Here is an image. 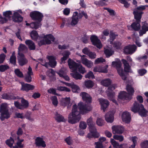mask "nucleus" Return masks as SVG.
<instances>
[{
    "mask_svg": "<svg viewBox=\"0 0 148 148\" xmlns=\"http://www.w3.org/2000/svg\"><path fill=\"white\" fill-rule=\"evenodd\" d=\"M78 106L80 112L77 110V105L75 104L73 107L72 114L69 115L68 120H80L81 119L80 113L84 114L88 113L92 109L90 105L84 103L82 102L79 103Z\"/></svg>",
    "mask_w": 148,
    "mask_h": 148,
    "instance_id": "nucleus-1",
    "label": "nucleus"
},
{
    "mask_svg": "<svg viewBox=\"0 0 148 148\" xmlns=\"http://www.w3.org/2000/svg\"><path fill=\"white\" fill-rule=\"evenodd\" d=\"M141 22L135 21L131 25V27L134 31H139V36H142L143 34L146 33L148 31V23L146 21L142 22V25L141 27L140 24Z\"/></svg>",
    "mask_w": 148,
    "mask_h": 148,
    "instance_id": "nucleus-2",
    "label": "nucleus"
},
{
    "mask_svg": "<svg viewBox=\"0 0 148 148\" xmlns=\"http://www.w3.org/2000/svg\"><path fill=\"white\" fill-rule=\"evenodd\" d=\"M30 16L33 20L37 21L31 23V26L34 27L37 26L39 28L41 25V21L44 16L39 11H35L31 12Z\"/></svg>",
    "mask_w": 148,
    "mask_h": 148,
    "instance_id": "nucleus-3",
    "label": "nucleus"
},
{
    "mask_svg": "<svg viewBox=\"0 0 148 148\" xmlns=\"http://www.w3.org/2000/svg\"><path fill=\"white\" fill-rule=\"evenodd\" d=\"M132 111L134 113L138 112L140 115L144 116L146 115L147 112L144 108L143 105L136 101L134 102L133 106L132 108Z\"/></svg>",
    "mask_w": 148,
    "mask_h": 148,
    "instance_id": "nucleus-4",
    "label": "nucleus"
},
{
    "mask_svg": "<svg viewBox=\"0 0 148 148\" xmlns=\"http://www.w3.org/2000/svg\"><path fill=\"white\" fill-rule=\"evenodd\" d=\"M87 124L89 126L90 133L88 134L87 137L89 138L99 137V134L97 132L95 126V124L93 123L92 121H88Z\"/></svg>",
    "mask_w": 148,
    "mask_h": 148,
    "instance_id": "nucleus-5",
    "label": "nucleus"
},
{
    "mask_svg": "<svg viewBox=\"0 0 148 148\" xmlns=\"http://www.w3.org/2000/svg\"><path fill=\"white\" fill-rule=\"evenodd\" d=\"M122 64L120 61H113L112 62V66L116 68L117 73L122 79L124 80H126V77L125 76L123 68L121 67Z\"/></svg>",
    "mask_w": 148,
    "mask_h": 148,
    "instance_id": "nucleus-6",
    "label": "nucleus"
},
{
    "mask_svg": "<svg viewBox=\"0 0 148 148\" xmlns=\"http://www.w3.org/2000/svg\"><path fill=\"white\" fill-rule=\"evenodd\" d=\"M43 37L45 39H42L38 42L39 47L44 45L51 44V40L53 42L55 40L54 36L51 34L44 35Z\"/></svg>",
    "mask_w": 148,
    "mask_h": 148,
    "instance_id": "nucleus-7",
    "label": "nucleus"
},
{
    "mask_svg": "<svg viewBox=\"0 0 148 148\" xmlns=\"http://www.w3.org/2000/svg\"><path fill=\"white\" fill-rule=\"evenodd\" d=\"M0 112L1 116L0 117L1 120L8 119L10 117V114L7 106L4 104H2L0 108Z\"/></svg>",
    "mask_w": 148,
    "mask_h": 148,
    "instance_id": "nucleus-8",
    "label": "nucleus"
},
{
    "mask_svg": "<svg viewBox=\"0 0 148 148\" xmlns=\"http://www.w3.org/2000/svg\"><path fill=\"white\" fill-rule=\"evenodd\" d=\"M14 105L18 109L24 110L27 109L29 107V103L28 101L22 98L21 100V103L18 101H14Z\"/></svg>",
    "mask_w": 148,
    "mask_h": 148,
    "instance_id": "nucleus-9",
    "label": "nucleus"
},
{
    "mask_svg": "<svg viewBox=\"0 0 148 148\" xmlns=\"http://www.w3.org/2000/svg\"><path fill=\"white\" fill-rule=\"evenodd\" d=\"M18 54L19 56H17V61L19 65L21 66H23L27 64L28 61L25 57L24 55L19 52H18Z\"/></svg>",
    "mask_w": 148,
    "mask_h": 148,
    "instance_id": "nucleus-10",
    "label": "nucleus"
},
{
    "mask_svg": "<svg viewBox=\"0 0 148 148\" xmlns=\"http://www.w3.org/2000/svg\"><path fill=\"white\" fill-rule=\"evenodd\" d=\"M136 48L135 45H129L125 47L123 51L125 54H132L135 52Z\"/></svg>",
    "mask_w": 148,
    "mask_h": 148,
    "instance_id": "nucleus-11",
    "label": "nucleus"
},
{
    "mask_svg": "<svg viewBox=\"0 0 148 148\" xmlns=\"http://www.w3.org/2000/svg\"><path fill=\"white\" fill-rule=\"evenodd\" d=\"M90 39L92 45L99 49L101 48L102 47V45L101 41L99 39L97 36L92 35L90 37Z\"/></svg>",
    "mask_w": 148,
    "mask_h": 148,
    "instance_id": "nucleus-12",
    "label": "nucleus"
},
{
    "mask_svg": "<svg viewBox=\"0 0 148 148\" xmlns=\"http://www.w3.org/2000/svg\"><path fill=\"white\" fill-rule=\"evenodd\" d=\"M21 90L28 92L29 91L32 90L34 89L35 87L34 85L28 83H25L23 82L21 83Z\"/></svg>",
    "mask_w": 148,
    "mask_h": 148,
    "instance_id": "nucleus-13",
    "label": "nucleus"
},
{
    "mask_svg": "<svg viewBox=\"0 0 148 148\" xmlns=\"http://www.w3.org/2000/svg\"><path fill=\"white\" fill-rule=\"evenodd\" d=\"M121 61L124 65V72L125 73V76L127 78V73H130L131 72V66L130 65L127 61L124 59L121 60Z\"/></svg>",
    "mask_w": 148,
    "mask_h": 148,
    "instance_id": "nucleus-14",
    "label": "nucleus"
},
{
    "mask_svg": "<svg viewBox=\"0 0 148 148\" xmlns=\"http://www.w3.org/2000/svg\"><path fill=\"white\" fill-rule=\"evenodd\" d=\"M68 62L69 67L72 70V72L77 71V69L79 64L76 63L71 58L69 59Z\"/></svg>",
    "mask_w": 148,
    "mask_h": 148,
    "instance_id": "nucleus-15",
    "label": "nucleus"
},
{
    "mask_svg": "<svg viewBox=\"0 0 148 148\" xmlns=\"http://www.w3.org/2000/svg\"><path fill=\"white\" fill-rule=\"evenodd\" d=\"M118 97L121 99L128 100H130L132 99L131 96L125 91H121L119 92Z\"/></svg>",
    "mask_w": 148,
    "mask_h": 148,
    "instance_id": "nucleus-16",
    "label": "nucleus"
},
{
    "mask_svg": "<svg viewBox=\"0 0 148 148\" xmlns=\"http://www.w3.org/2000/svg\"><path fill=\"white\" fill-rule=\"evenodd\" d=\"M112 129L113 134H122L124 130V127L121 126H113Z\"/></svg>",
    "mask_w": 148,
    "mask_h": 148,
    "instance_id": "nucleus-17",
    "label": "nucleus"
},
{
    "mask_svg": "<svg viewBox=\"0 0 148 148\" xmlns=\"http://www.w3.org/2000/svg\"><path fill=\"white\" fill-rule=\"evenodd\" d=\"M114 89L115 88L112 86H110L108 88L106 92L108 98L110 100L112 98H114L115 93L113 91Z\"/></svg>",
    "mask_w": 148,
    "mask_h": 148,
    "instance_id": "nucleus-18",
    "label": "nucleus"
},
{
    "mask_svg": "<svg viewBox=\"0 0 148 148\" xmlns=\"http://www.w3.org/2000/svg\"><path fill=\"white\" fill-rule=\"evenodd\" d=\"M23 17L17 12H15L12 16V21L15 23H19L23 20Z\"/></svg>",
    "mask_w": 148,
    "mask_h": 148,
    "instance_id": "nucleus-19",
    "label": "nucleus"
},
{
    "mask_svg": "<svg viewBox=\"0 0 148 148\" xmlns=\"http://www.w3.org/2000/svg\"><path fill=\"white\" fill-rule=\"evenodd\" d=\"M83 100L87 103H90L92 101V98L90 96L85 92H82L80 94Z\"/></svg>",
    "mask_w": 148,
    "mask_h": 148,
    "instance_id": "nucleus-20",
    "label": "nucleus"
},
{
    "mask_svg": "<svg viewBox=\"0 0 148 148\" xmlns=\"http://www.w3.org/2000/svg\"><path fill=\"white\" fill-rule=\"evenodd\" d=\"M99 101L101 106V108L104 112H105L106 108L109 104V101L104 99H100Z\"/></svg>",
    "mask_w": 148,
    "mask_h": 148,
    "instance_id": "nucleus-21",
    "label": "nucleus"
},
{
    "mask_svg": "<svg viewBox=\"0 0 148 148\" xmlns=\"http://www.w3.org/2000/svg\"><path fill=\"white\" fill-rule=\"evenodd\" d=\"M85 56V55H83L81 59L82 63L88 68H90L93 65V63L91 61L89 60L86 58H85L84 57Z\"/></svg>",
    "mask_w": 148,
    "mask_h": 148,
    "instance_id": "nucleus-22",
    "label": "nucleus"
},
{
    "mask_svg": "<svg viewBox=\"0 0 148 148\" xmlns=\"http://www.w3.org/2000/svg\"><path fill=\"white\" fill-rule=\"evenodd\" d=\"M47 58L49 60V65L52 68H54L57 64L56 57L52 56H48L47 57Z\"/></svg>",
    "mask_w": 148,
    "mask_h": 148,
    "instance_id": "nucleus-23",
    "label": "nucleus"
},
{
    "mask_svg": "<svg viewBox=\"0 0 148 148\" xmlns=\"http://www.w3.org/2000/svg\"><path fill=\"white\" fill-rule=\"evenodd\" d=\"M108 67V65H107L106 67H102L100 66H97L94 68L93 71L95 72L106 73L107 72V69Z\"/></svg>",
    "mask_w": 148,
    "mask_h": 148,
    "instance_id": "nucleus-24",
    "label": "nucleus"
},
{
    "mask_svg": "<svg viewBox=\"0 0 148 148\" xmlns=\"http://www.w3.org/2000/svg\"><path fill=\"white\" fill-rule=\"evenodd\" d=\"M25 44L27 46L30 50H34L36 49L35 43L30 40H26L25 42Z\"/></svg>",
    "mask_w": 148,
    "mask_h": 148,
    "instance_id": "nucleus-25",
    "label": "nucleus"
},
{
    "mask_svg": "<svg viewBox=\"0 0 148 148\" xmlns=\"http://www.w3.org/2000/svg\"><path fill=\"white\" fill-rule=\"evenodd\" d=\"M35 144L37 146H42L43 147H45L46 146L45 142L43 140L42 138L39 137H37L36 139Z\"/></svg>",
    "mask_w": 148,
    "mask_h": 148,
    "instance_id": "nucleus-26",
    "label": "nucleus"
},
{
    "mask_svg": "<svg viewBox=\"0 0 148 148\" xmlns=\"http://www.w3.org/2000/svg\"><path fill=\"white\" fill-rule=\"evenodd\" d=\"M143 13L142 12H139L137 10L134 11L133 13L134 16V19L136 21L141 22V19Z\"/></svg>",
    "mask_w": 148,
    "mask_h": 148,
    "instance_id": "nucleus-27",
    "label": "nucleus"
},
{
    "mask_svg": "<svg viewBox=\"0 0 148 148\" xmlns=\"http://www.w3.org/2000/svg\"><path fill=\"white\" fill-rule=\"evenodd\" d=\"M114 113L112 111L107 112L105 115L106 120H114Z\"/></svg>",
    "mask_w": 148,
    "mask_h": 148,
    "instance_id": "nucleus-28",
    "label": "nucleus"
},
{
    "mask_svg": "<svg viewBox=\"0 0 148 148\" xmlns=\"http://www.w3.org/2000/svg\"><path fill=\"white\" fill-rule=\"evenodd\" d=\"M73 73H71V75L72 76L75 78L76 80L79 79H82L83 76L78 73L77 71L73 72Z\"/></svg>",
    "mask_w": 148,
    "mask_h": 148,
    "instance_id": "nucleus-29",
    "label": "nucleus"
},
{
    "mask_svg": "<svg viewBox=\"0 0 148 148\" xmlns=\"http://www.w3.org/2000/svg\"><path fill=\"white\" fill-rule=\"evenodd\" d=\"M2 98L6 100H14L16 99V97L13 95L7 93L3 94L2 95Z\"/></svg>",
    "mask_w": 148,
    "mask_h": 148,
    "instance_id": "nucleus-30",
    "label": "nucleus"
},
{
    "mask_svg": "<svg viewBox=\"0 0 148 148\" xmlns=\"http://www.w3.org/2000/svg\"><path fill=\"white\" fill-rule=\"evenodd\" d=\"M84 83L85 86L88 89L92 88L94 85L93 82L90 80H85Z\"/></svg>",
    "mask_w": 148,
    "mask_h": 148,
    "instance_id": "nucleus-31",
    "label": "nucleus"
},
{
    "mask_svg": "<svg viewBox=\"0 0 148 148\" xmlns=\"http://www.w3.org/2000/svg\"><path fill=\"white\" fill-rule=\"evenodd\" d=\"M122 120H131V115L129 112H125L122 114Z\"/></svg>",
    "mask_w": 148,
    "mask_h": 148,
    "instance_id": "nucleus-32",
    "label": "nucleus"
},
{
    "mask_svg": "<svg viewBox=\"0 0 148 148\" xmlns=\"http://www.w3.org/2000/svg\"><path fill=\"white\" fill-rule=\"evenodd\" d=\"M70 52L68 51H65L62 53V55L63 56L61 59V61L62 62L66 60L69 57L70 55Z\"/></svg>",
    "mask_w": 148,
    "mask_h": 148,
    "instance_id": "nucleus-33",
    "label": "nucleus"
},
{
    "mask_svg": "<svg viewBox=\"0 0 148 148\" xmlns=\"http://www.w3.org/2000/svg\"><path fill=\"white\" fill-rule=\"evenodd\" d=\"M30 36L32 39L35 41H36L39 37L38 34L36 31H32L30 34Z\"/></svg>",
    "mask_w": 148,
    "mask_h": 148,
    "instance_id": "nucleus-34",
    "label": "nucleus"
},
{
    "mask_svg": "<svg viewBox=\"0 0 148 148\" xmlns=\"http://www.w3.org/2000/svg\"><path fill=\"white\" fill-rule=\"evenodd\" d=\"M12 12L10 10L6 11L3 12V15L9 21L12 19Z\"/></svg>",
    "mask_w": 148,
    "mask_h": 148,
    "instance_id": "nucleus-35",
    "label": "nucleus"
},
{
    "mask_svg": "<svg viewBox=\"0 0 148 148\" xmlns=\"http://www.w3.org/2000/svg\"><path fill=\"white\" fill-rule=\"evenodd\" d=\"M126 89L128 93L131 95L132 97L134 92L133 88L131 85L128 84L126 86Z\"/></svg>",
    "mask_w": 148,
    "mask_h": 148,
    "instance_id": "nucleus-36",
    "label": "nucleus"
},
{
    "mask_svg": "<svg viewBox=\"0 0 148 148\" xmlns=\"http://www.w3.org/2000/svg\"><path fill=\"white\" fill-rule=\"evenodd\" d=\"M111 82V81L109 78L103 80L101 82L102 85L105 86H108L110 85Z\"/></svg>",
    "mask_w": 148,
    "mask_h": 148,
    "instance_id": "nucleus-37",
    "label": "nucleus"
},
{
    "mask_svg": "<svg viewBox=\"0 0 148 148\" xmlns=\"http://www.w3.org/2000/svg\"><path fill=\"white\" fill-rule=\"evenodd\" d=\"M72 89V91L74 92L79 93L80 91V89L79 87L74 84H72L71 87Z\"/></svg>",
    "mask_w": 148,
    "mask_h": 148,
    "instance_id": "nucleus-38",
    "label": "nucleus"
},
{
    "mask_svg": "<svg viewBox=\"0 0 148 148\" xmlns=\"http://www.w3.org/2000/svg\"><path fill=\"white\" fill-rule=\"evenodd\" d=\"M77 71L80 74H82L86 72V71L85 68L83 67L82 65L80 64L79 65V66L77 69Z\"/></svg>",
    "mask_w": 148,
    "mask_h": 148,
    "instance_id": "nucleus-39",
    "label": "nucleus"
},
{
    "mask_svg": "<svg viewBox=\"0 0 148 148\" xmlns=\"http://www.w3.org/2000/svg\"><path fill=\"white\" fill-rule=\"evenodd\" d=\"M71 99L70 97H66L63 100V105L65 106H71L70 104Z\"/></svg>",
    "mask_w": 148,
    "mask_h": 148,
    "instance_id": "nucleus-40",
    "label": "nucleus"
},
{
    "mask_svg": "<svg viewBox=\"0 0 148 148\" xmlns=\"http://www.w3.org/2000/svg\"><path fill=\"white\" fill-rule=\"evenodd\" d=\"M9 69L10 67L8 64L0 65V71L1 72H4Z\"/></svg>",
    "mask_w": 148,
    "mask_h": 148,
    "instance_id": "nucleus-41",
    "label": "nucleus"
},
{
    "mask_svg": "<svg viewBox=\"0 0 148 148\" xmlns=\"http://www.w3.org/2000/svg\"><path fill=\"white\" fill-rule=\"evenodd\" d=\"M81 40L82 42L85 43H87L88 42V40L89 38L88 36L86 34V33L84 34L82 36Z\"/></svg>",
    "mask_w": 148,
    "mask_h": 148,
    "instance_id": "nucleus-42",
    "label": "nucleus"
},
{
    "mask_svg": "<svg viewBox=\"0 0 148 148\" xmlns=\"http://www.w3.org/2000/svg\"><path fill=\"white\" fill-rule=\"evenodd\" d=\"M14 142V141L13 139L10 137V139L7 140L5 141V143L7 145H8L10 148L12 147L13 145Z\"/></svg>",
    "mask_w": 148,
    "mask_h": 148,
    "instance_id": "nucleus-43",
    "label": "nucleus"
},
{
    "mask_svg": "<svg viewBox=\"0 0 148 148\" xmlns=\"http://www.w3.org/2000/svg\"><path fill=\"white\" fill-rule=\"evenodd\" d=\"M17 145L18 146L21 148H23L24 146L23 144L22 143L24 141V140L23 139H20L19 136H18L17 138Z\"/></svg>",
    "mask_w": 148,
    "mask_h": 148,
    "instance_id": "nucleus-44",
    "label": "nucleus"
},
{
    "mask_svg": "<svg viewBox=\"0 0 148 148\" xmlns=\"http://www.w3.org/2000/svg\"><path fill=\"white\" fill-rule=\"evenodd\" d=\"M57 89L60 91H65L66 92H69L71 91L69 88L65 86H58L57 88Z\"/></svg>",
    "mask_w": 148,
    "mask_h": 148,
    "instance_id": "nucleus-45",
    "label": "nucleus"
},
{
    "mask_svg": "<svg viewBox=\"0 0 148 148\" xmlns=\"http://www.w3.org/2000/svg\"><path fill=\"white\" fill-rule=\"evenodd\" d=\"M113 47L116 49H119L120 48L121 45V43L118 41H116L112 43Z\"/></svg>",
    "mask_w": 148,
    "mask_h": 148,
    "instance_id": "nucleus-46",
    "label": "nucleus"
},
{
    "mask_svg": "<svg viewBox=\"0 0 148 148\" xmlns=\"http://www.w3.org/2000/svg\"><path fill=\"white\" fill-rule=\"evenodd\" d=\"M18 49L20 51H27L28 50L27 47L25 45L22 44L20 45Z\"/></svg>",
    "mask_w": 148,
    "mask_h": 148,
    "instance_id": "nucleus-47",
    "label": "nucleus"
},
{
    "mask_svg": "<svg viewBox=\"0 0 148 148\" xmlns=\"http://www.w3.org/2000/svg\"><path fill=\"white\" fill-rule=\"evenodd\" d=\"M117 35L115 34L113 32H110V44H113V41L116 38V37L117 36Z\"/></svg>",
    "mask_w": 148,
    "mask_h": 148,
    "instance_id": "nucleus-48",
    "label": "nucleus"
},
{
    "mask_svg": "<svg viewBox=\"0 0 148 148\" xmlns=\"http://www.w3.org/2000/svg\"><path fill=\"white\" fill-rule=\"evenodd\" d=\"M110 142L113 145L114 148H119L120 145H119V143L115 141L113 139H110Z\"/></svg>",
    "mask_w": 148,
    "mask_h": 148,
    "instance_id": "nucleus-49",
    "label": "nucleus"
},
{
    "mask_svg": "<svg viewBox=\"0 0 148 148\" xmlns=\"http://www.w3.org/2000/svg\"><path fill=\"white\" fill-rule=\"evenodd\" d=\"M55 118L56 120H65L63 116L57 112H56Z\"/></svg>",
    "mask_w": 148,
    "mask_h": 148,
    "instance_id": "nucleus-50",
    "label": "nucleus"
},
{
    "mask_svg": "<svg viewBox=\"0 0 148 148\" xmlns=\"http://www.w3.org/2000/svg\"><path fill=\"white\" fill-rule=\"evenodd\" d=\"M14 73L18 77L21 78L23 77V75L22 72L21 71L18 69H17L15 70Z\"/></svg>",
    "mask_w": 148,
    "mask_h": 148,
    "instance_id": "nucleus-51",
    "label": "nucleus"
},
{
    "mask_svg": "<svg viewBox=\"0 0 148 148\" xmlns=\"http://www.w3.org/2000/svg\"><path fill=\"white\" fill-rule=\"evenodd\" d=\"M85 77L86 78H88L89 79H93L95 78V77L93 72L91 71L88 72V73L85 75Z\"/></svg>",
    "mask_w": 148,
    "mask_h": 148,
    "instance_id": "nucleus-52",
    "label": "nucleus"
},
{
    "mask_svg": "<svg viewBox=\"0 0 148 148\" xmlns=\"http://www.w3.org/2000/svg\"><path fill=\"white\" fill-rule=\"evenodd\" d=\"M112 51L108 49H106L104 51V53L106 55V57L109 58L112 54Z\"/></svg>",
    "mask_w": 148,
    "mask_h": 148,
    "instance_id": "nucleus-53",
    "label": "nucleus"
},
{
    "mask_svg": "<svg viewBox=\"0 0 148 148\" xmlns=\"http://www.w3.org/2000/svg\"><path fill=\"white\" fill-rule=\"evenodd\" d=\"M86 127L87 124L84 121L80 122L79 125V127L81 129H85L86 128Z\"/></svg>",
    "mask_w": 148,
    "mask_h": 148,
    "instance_id": "nucleus-54",
    "label": "nucleus"
},
{
    "mask_svg": "<svg viewBox=\"0 0 148 148\" xmlns=\"http://www.w3.org/2000/svg\"><path fill=\"white\" fill-rule=\"evenodd\" d=\"M113 138L114 139L119 140L120 142L123 141L124 139L123 136L121 135H115L113 136Z\"/></svg>",
    "mask_w": 148,
    "mask_h": 148,
    "instance_id": "nucleus-55",
    "label": "nucleus"
},
{
    "mask_svg": "<svg viewBox=\"0 0 148 148\" xmlns=\"http://www.w3.org/2000/svg\"><path fill=\"white\" fill-rule=\"evenodd\" d=\"M78 21L79 20L77 17H72L71 25L73 26H74L77 24Z\"/></svg>",
    "mask_w": 148,
    "mask_h": 148,
    "instance_id": "nucleus-56",
    "label": "nucleus"
},
{
    "mask_svg": "<svg viewBox=\"0 0 148 148\" xmlns=\"http://www.w3.org/2000/svg\"><path fill=\"white\" fill-rule=\"evenodd\" d=\"M147 72V71L145 69H142L138 71V73L139 75L142 76L145 74Z\"/></svg>",
    "mask_w": 148,
    "mask_h": 148,
    "instance_id": "nucleus-57",
    "label": "nucleus"
},
{
    "mask_svg": "<svg viewBox=\"0 0 148 148\" xmlns=\"http://www.w3.org/2000/svg\"><path fill=\"white\" fill-rule=\"evenodd\" d=\"M10 63L13 64L14 66L16 65V57H14L13 56H11L10 59Z\"/></svg>",
    "mask_w": 148,
    "mask_h": 148,
    "instance_id": "nucleus-58",
    "label": "nucleus"
},
{
    "mask_svg": "<svg viewBox=\"0 0 148 148\" xmlns=\"http://www.w3.org/2000/svg\"><path fill=\"white\" fill-rule=\"evenodd\" d=\"M0 22L1 23L3 24L6 23L9 20L5 17H3L2 16L0 15Z\"/></svg>",
    "mask_w": 148,
    "mask_h": 148,
    "instance_id": "nucleus-59",
    "label": "nucleus"
},
{
    "mask_svg": "<svg viewBox=\"0 0 148 148\" xmlns=\"http://www.w3.org/2000/svg\"><path fill=\"white\" fill-rule=\"evenodd\" d=\"M140 146L142 148H148V140H145L141 143L140 144Z\"/></svg>",
    "mask_w": 148,
    "mask_h": 148,
    "instance_id": "nucleus-60",
    "label": "nucleus"
},
{
    "mask_svg": "<svg viewBox=\"0 0 148 148\" xmlns=\"http://www.w3.org/2000/svg\"><path fill=\"white\" fill-rule=\"evenodd\" d=\"M106 61L105 59H103L102 58H97L95 62V64H98L100 63H103L105 62Z\"/></svg>",
    "mask_w": 148,
    "mask_h": 148,
    "instance_id": "nucleus-61",
    "label": "nucleus"
},
{
    "mask_svg": "<svg viewBox=\"0 0 148 148\" xmlns=\"http://www.w3.org/2000/svg\"><path fill=\"white\" fill-rule=\"evenodd\" d=\"M32 113L30 112L27 111L25 113L24 116V118H25L29 120H31V115Z\"/></svg>",
    "mask_w": 148,
    "mask_h": 148,
    "instance_id": "nucleus-62",
    "label": "nucleus"
},
{
    "mask_svg": "<svg viewBox=\"0 0 148 148\" xmlns=\"http://www.w3.org/2000/svg\"><path fill=\"white\" fill-rule=\"evenodd\" d=\"M57 73L60 77H62L63 76H64L66 74V73L62 69H61L59 71L57 72Z\"/></svg>",
    "mask_w": 148,
    "mask_h": 148,
    "instance_id": "nucleus-63",
    "label": "nucleus"
},
{
    "mask_svg": "<svg viewBox=\"0 0 148 148\" xmlns=\"http://www.w3.org/2000/svg\"><path fill=\"white\" fill-rule=\"evenodd\" d=\"M89 57L91 59H93L96 58V55L95 53L94 52H92L91 51L89 52L88 55Z\"/></svg>",
    "mask_w": 148,
    "mask_h": 148,
    "instance_id": "nucleus-64",
    "label": "nucleus"
}]
</instances>
